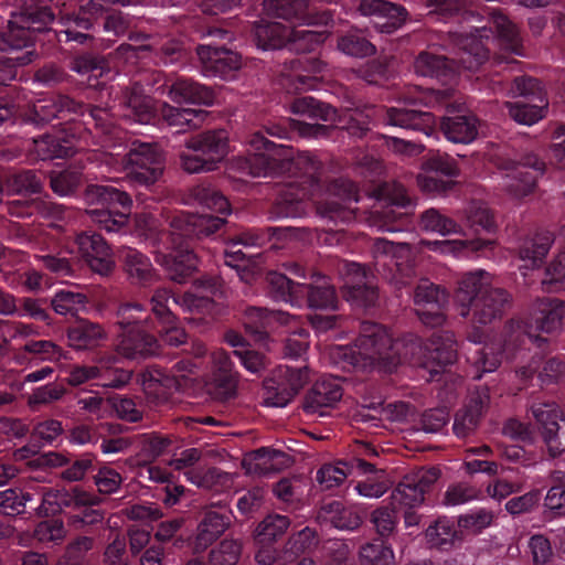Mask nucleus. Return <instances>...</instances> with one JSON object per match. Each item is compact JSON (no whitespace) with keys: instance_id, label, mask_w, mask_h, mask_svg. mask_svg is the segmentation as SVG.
<instances>
[{"instance_id":"nucleus-1","label":"nucleus","mask_w":565,"mask_h":565,"mask_svg":"<svg viewBox=\"0 0 565 565\" xmlns=\"http://www.w3.org/2000/svg\"><path fill=\"white\" fill-rule=\"evenodd\" d=\"M337 351L354 367L392 372L397 365L407 363L427 370L433 377L455 362L457 344L450 331L434 333L428 343L413 334L393 342L384 327L365 322L354 345L339 347Z\"/></svg>"},{"instance_id":"nucleus-2","label":"nucleus","mask_w":565,"mask_h":565,"mask_svg":"<svg viewBox=\"0 0 565 565\" xmlns=\"http://www.w3.org/2000/svg\"><path fill=\"white\" fill-rule=\"evenodd\" d=\"M248 156L233 161V168L250 177H268L289 172V180L279 190L274 217H301L307 213L305 200L312 194L320 169L319 161L308 152H296L288 146L267 140L255 132L248 140Z\"/></svg>"},{"instance_id":"nucleus-3","label":"nucleus","mask_w":565,"mask_h":565,"mask_svg":"<svg viewBox=\"0 0 565 565\" xmlns=\"http://www.w3.org/2000/svg\"><path fill=\"white\" fill-rule=\"evenodd\" d=\"M490 29L471 28L455 33V43L460 53L457 70L445 57L424 52L415 61V71L422 76L437 77L439 81H452L457 72H473L493 53L495 63L514 62L513 55L525 56L523 42L518 26L499 12L491 14Z\"/></svg>"},{"instance_id":"nucleus-4","label":"nucleus","mask_w":565,"mask_h":565,"mask_svg":"<svg viewBox=\"0 0 565 565\" xmlns=\"http://www.w3.org/2000/svg\"><path fill=\"white\" fill-rule=\"evenodd\" d=\"M223 224L222 216L192 215L182 212L173 217L172 232L167 234L159 230L157 218L141 213L135 217V233L157 246L153 249L156 262L166 269L173 281L182 284L198 265L195 255L183 237L210 235Z\"/></svg>"},{"instance_id":"nucleus-5","label":"nucleus","mask_w":565,"mask_h":565,"mask_svg":"<svg viewBox=\"0 0 565 565\" xmlns=\"http://www.w3.org/2000/svg\"><path fill=\"white\" fill-rule=\"evenodd\" d=\"M107 109L90 108L88 117L100 130L103 150L95 152L94 160L106 164L114 171L125 172L126 178L139 185L154 184L163 173L164 159L162 152L149 142H131L129 149L121 142L122 131L109 122Z\"/></svg>"},{"instance_id":"nucleus-6","label":"nucleus","mask_w":565,"mask_h":565,"mask_svg":"<svg viewBox=\"0 0 565 565\" xmlns=\"http://www.w3.org/2000/svg\"><path fill=\"white\" fill-rule=\"evenodd\" d=\"M43 0H14L19 13H11L8 30L0 33V85L15 77V67L26 65L34 58V52L26 50L34 41V34L43 31L54 19L46 7L39 6Z\"/></svg>"},{"instance_id":"nucleus-7","label":"nucleus","mask_w":565,"mask_h":565,"mask_svg":"<svg viewBox=\"0 0 565 565\" xmlns=\"http://www.w3.org/2000/svg\"><path fill=\"white\" fill-rule=\"evenodd\" d=\"M530 322L511 319L504 327V349L507 358L524 345L525 340L541 347L546 339L541 334H557L565 324V300L557 298H537L530 312Z\"/></svg>"},{"instance_id":"nucleus-8","label":"nucleus","mask_w":565,"mask_h":565,"mask_svg":"<svg viewBox=\"0 0 565 565\" xmlns=\"http://www.w3.org/2000/svg\"><path fill=\"white\" fill-rule=\"evenodd\" d=\"M124 117L138 124H156L162 120L177 132L200 127L204 115L192 108H179L167 103L156 104L149 96L142 95L135 88L128 98Z\"/></svg>"},{"instance_id":"nucleus-9","label":"nucleus","mask_w":565,"mask_h":565,"mask_svg":"<svg viewBox=\"0 0 565 565\" xmlns=\"http://www.w3.org/2000/svg\"><path fill=\"white\" fill-rule=\"evenodd\" d=\"M269 291L276 300L301 307L307 299L311 308L335 309L338 298L327 277H319L313 284L294 282L285 275L270 273L267 277Z\"/></svg>"},{"instance_id":"nucleus-10","label":"nucleus","mask_w":565,"mask_h":565,"mask_svg":"<svg viewBox=\"0 0 565 565\" xmlns=\"http://www.w3.org/2000/svg\"><path fill=\"white\" fill-rule=\"evenodd\" d=\"M85 200L89 207L87 214L100 228L109 233L120 232L127 224V212L115 210V205L129 211L132 201L130 196L110 185H89L85 193Z\"/></svg>"},{"instance_id":"nucleus-11","label":"nucleus","mask_w":565,"mask_h":565,"mask_svg":"<svg viewBox=\"0 0 565 565\" xmlns=\"http://www.w3.org/2000/svg\"><path fill=\"white\" fill-rule=\"evenodd\" d=\"M141 305L126 303L118 310V324L121 329L117 351L126 358H147L159 352L158 341L140 326L146 321Z\"/></svg>"},{"instance_id":"nucleus-12","label":"nucleus","mask_w":565,"mask_h":565,"mask_svg":"<svg viewBox=\"0 0 565 565\" xmlns=\"http://www.w3.org/2000/svg\"><path fill=\"white\" fill-rule=\"evenodd\" d=\"M181 152V167L189 173L215 170L228 154V137L223 130L206 131L191 137Z\"/></svg>"},{"instance_id":"nucleus-13","label":"nucleus","mask_w":565,"mask_h":565,"mask_svg":"<svg viewBox=\"0 0 565 565\" xmlns=\"http://www.w3.org/2000/svg\"><path fill=\"white\" fill-rule=\"evenodd\" d=\"M443 92L417 89L402 98V106L387 109L385 121L390 126L406 129L423 130L427 136L431 131L435 119L430 113L408 109V106L424 105L435 106L444 99Z\"/></svg>"},{"instance_id":"nucleus-14","label":"nucleus","mask_w":565,"mask_h":565,"mask_svg":"<svg viewBox=\"0 0 565 565\" xmlns=\"http://www.w3.org/2000/svg\"><path fill=\"white\" fill-rule=\"evenodd\" d=\"M290 110L296 115L330 121L339 128L347 129L353 136L360 137L370 128L369 115L364 116L359 111L339 115L330 105L310 96L296 98L290 105Z\"/></svg>"},{"instance_id":"nucleus-15","label":"nucleus","mask_w":565,"mask_h":565,"mask_svg":"<svg viewBox=\"0 0 565 565\" xmlns=\"http://www.w3.org/2000/svg\"><path fill=\"white\" fill-rule=\"evenodd\" d=\"M375 195L376 203L370 215L371 225L385 232L401 231L402 228L394 226L393 223L406 215L401 209L411 204L405 188L398 183H385L376 190Z\"/></svg>"},{"instance_id":"nucleus-16","label":"nucleus","mask_w":565,"mask_h":565,"mask_svg":"<svg viewBox=\"0 0 565 565\" xmlns=\"http://www.w3.org/2000/svg\"><path fill=\"white\" fill-rule=\"evenodd\" d=\"M195 364L190 360H182L173 366L169 374L157 367L147 370L141 374L140 383L146 395L161 401L166 399L171 391L185 388L195 374Z\"/></svg>"},{"instance_id":"nucleus-17","label":"nucleus","mask_w":565,"mask_h":565,"mask_svg":"<svg viewBox=\"0 0 565 565\" xmlns=\"http://www.w3.org/2000/svg\"><path fill=\"white\" fill-rule=\"evenodd\" d=\"M215 291L216 281L205 279L196 282L191 291L174 297L173 301L192 315L188 319L189 323L195 327H206L223 312V308L211 299Z\"/></svg>"},{"instance_id":"nucleus-18","label":"nucleus","mask_w":565,"mask_h":565,"mask_svg":"<svg viewBox=\"0 0 565 565\" xmlns=\"http://www.w3.org/2000/svg\"><path fill=\"white\" fill-rule=\"evenodd\" d=\"M511 303L512 295L503 288L493 287L481 295L470 311L473 328L467 337L468 341L480 344L484 337L479 327L500 320Z\"/></svg>"},{"instance_id":"nucleus-19","label":"nucleus","mask_w":565,"mask_h":565,"mask_svg":"<svg viewBox=\"0 0 565 565\" xmlns=\"http://www.w3.org/2000/svg\"><path fill=\"white\" fill-rule=\"evenodd\" d=\"M502 189L515 200L533 192L536 179L543 173L544 163L536 157H529L523 162L504 161L499 167Z\"/></svg>"},{"instance_id":"nucleus-20","label":"nucleus","mask_w":565,"mask_h":565,"mask_svg":"<svg viewBox=\"0 0 565 565\" xmlns=\"http://www.w3.org/2000/svg\"><path fill=\"white\" fill-rule=\"evenodd\" d=\"M530 412L550 455L555 457L565 451V419L559 406L555 402L537 401L531 405Z\"/></svg>"},{"instance_id":"nucleus-21","label":"nucleus","mask_w":565,"mask_h":565,"mask_svg":"<svg viewBox=\"0 0 565 565\" xmlns=\"http://www.w3.org/2000/svg\"><path fill=\"white\" fill-rule=\"evenodd\" d=\"M339 275L343 281V294L347 301L355 307H369L375 303L377 290L373 276L358 263L342 262Z\"/></svg>"},{"instance_id":"nucleus-22","label":"nucleus","mask_w":565,"mask_h":565,"mask_svg":"<svg viewBox=\"0 0 565 565\" xmlns=\"http://www.w3.org/2000/svg\"><path fill=\"white\" fill-rule=\"evenodd\" d=\"M130 3L131 0H90L81 7L78 13L61 14L60 23L65 26L61 33L65 35L66 42L85 43L89 36L86 33L76 31V29L89 30L93 26V21L108 12L110 6H128Z\"/></svg>"},{"instance_id":"nucleus-23","label":"nucleus","mask_w":565,"mask_h":565,"mask_svg":"<svg viewBox=\"0 0 565 565\" xmlns=\"http://www.w3.org/2000/svg\"><path fill=\"white\" fill-rule=\"evenodd\" d=\"M277 379L276 385L274 381L266 383L264 397L266 406L285 407L308 383L309 371L307 367L279 366Z\"/></svg>"},{"instance_id":"nucleus-24","label":"nucleus","mask_w":565,"mask_h":565,"mask_svg":"<svg viewBox=\"0 0 565 565\" xmlns=\"http://www.w3.org/2000/svg\"><path fill=\"white\" fill-rule=\"evenodd\" d=\"M448 302V295L435 284L422 279L414 292V303L419 320L427 327H440L446 317L443 312Z\"/></svg>"},{"instance_id":"nucleus-25","label":"nucleus","mask_w":565,"mask_h":565,"mask_svg":"<svg viewBox=\"0 0 565 565\" xmlns=\"http://www.w3.org/2000/svg\"><path fill=\"white\" fill-rule=\"evenodd\" d=\"M373 254L377 264L390 263L395 266L396 273L391 278L392 284L398 288L409 284L414 262L409 245H395L385 238H376L373 243Z\"/></svg>"},{"instance_id":"nucleus-26","label":"nucleus","mask_w":565,"mask_h":565,"mask_svg":"<svg viewBox=\"0 0 565 565\" xmlns=\"http://www.w3.org/2000/svg\"><path fill=\"white\" fill-rule=\"evenodd\" d=\"M358 202L356 189L350 181L334 183L330 194L317 207L321 218L338 223H349L354 218L353 203Z\"/></svg>"},{"instance_id":"nucleus-27","label":"nucleus","mask_w":565,"mask_h":565,"mask_svg":"<svg viewBox=\"0 0 565 565\" xmlns=\"http://www.w3.org/2000/svg\"><path fill=\"white\" fill-rule=\"evenodd\" d=\"M76 255L99 275H108L115 267L110 246L96 233L83 232L76 236Z\"/></svg>"},{"instance_id":"nucleus-28","label":"nucleus","mask_w":565,"mask_h":565,"mask_svg":"<svg viewBox=\"0 0 565 565\" xmlns=\"http://www.w3.org/2000/svg\"><path fill=\"white\" fill-rule=\"evenodd\" d=\"M492 275L483 269L465 273L455 291V303L461 317L470 316L472 305L478 298L493 288Z\"/></svg>"},{"instance_id":"nucleus-29","label":"nucleus","mask_w":565,"mask_h":565,"mask_svg":"<svg viewBox=\"0 0 565 565\" xmlns=\"http://www.w3.org/2000/svg\"><path fill=\"white\" fill-rule=\"evenodd\" d=\"M198 56L205 76H217L224 79L231 78L241 67V56L225 47L211 44L200 45Z\"/></svg>"},{"instance_id":"nucleus-30","label":"nucleus","mask_w":565,"mask_h":565,"mask_svg":"<svg viewBox=\"0 0 565 565\" xmlns=\"http://www.w3.org/2000/svg\"><path fill=\"white\" fill-rule=\"evenodd\" d=\"M359 11L362 15L370 17L374 28L382 33L396 31L407 15L403 7L384 0H362Z\"/></svg>"},{"instance_id":"nucleus-31","label":"nucleus","mask_w":565,"mask_h":565,"mask_svg":"<svg viewBox=\"0 0 565 565\" xmlns=\"http://www.w3.org/2000/svg\"><path fill=\"white\" fill-rule=\"evenodd\" d=\"M264 10L286 20L297 19L307 25L327 23L330 19L326 13L315 17L310 0H264Z\"/></svg>"},{"instance_id":"nucleus-32","label":"nucleus","mask_w":565,"mask_h":565,"mask_svg":"<svg viewBox=\"0 0 565 565\" xmlns=\"http://www.w3.org/2000/svg\"><path fill=\"white\" fill-rule=\"evenodd\" d=\"M42 502L38 508L39 515L55 514L63 507H86L94 505L98 499L95 495L74 490L68 492L64 489L42 488L40 491Z\"/></svg>"},{"instance_id":"nucleus-33","label":"nucleus","mask_w":565,"mask_h":565,"mask_svg":"<svg viewBox=\"0 0 565 565\" xmlns=\"http://www.w3.org/2000/svg\"><path fill=\"white\" fill-rule=\"evenodd\" d=\"M342 397V387L338 379L321 377L308 393L305 401V411L308 414L323 416L324 408L333 407Z\"/></svg>"},{"instance_id":"nucleus-34","label":"nucleus","mask_w":565,"mask_h":565,"mask_svg":"<svg viewBox=\"0 0 565 565\" xmlns=\"http://www.w3.org/2000/svg\"><path fill=\"white\" fill-rule=\"evenodd\" d=\"M266 242V235L258 231H248L231 241L224 252L225 265L236 269L242 280L248 281L246 255L241 247H259Z\"/></svg>"},{"instance_id":"nucleus-35","label":"nucleus","mask_w":565,"mask_h":565,"mask_svg":"<svg viewBox=\"0 0 565 565\" xmlns=\"http://www.w3.org/2000/svg\"><path fill=\"white\" fill-rule=\"evenodd\" d=\"M70 128H63L54 134H47L34 139L33 151L41 160L67 157L75 148L74 135L68 132Z\"/></svg>"},{"instance_id":"nucleus-36","label":"nucleus","mask_w":565,"mask_h":565,"mask_svg":"<svg viewBox=\"0 0 565 565\" xmlns=\"http://www.w3.org/2000/svg\"><path fill=\"white\" fill-rule=\"evenodd\" d=\"M489 403L488 390L482 388L470 396L468 405L460 411L454 423L456 436H468L478 425L479 418Z\"/></svg>"},{"instance_id":"nucleus-37","label":"nucleus","mask_w":565,"mask_h":565,"mask_svg":"<svg viewBox=\"0 0 565 565\" xmlns=\"http://www.w3.org/2000/svg\"><path fill=\"white\" fill-rule=\"evenodd\" d=\"M353 470L369 473L374 471V466L360 458H354L350 462L324 465L318 470L317 480L324 489H332L341 484Z\"/></svg>"},{"instance_id":"nucleus-38","label":"nucleus","mask_w":565,"mask_h":565,"mask_svg":"<svg viewBox=\"0 0 565 565\" xmlns=\"http://www.w3.org/2000/svg\"><path fill=\"white\" fill-rule=\"evenodd\" d=\"M168 96L175 103L212 105L214 95L210 88L191 79L178 78L168 90Z\"/></svg>"},{"instance_id":"nucleus-39","label":"nucleus","mask_w":565,"mask_h":565,"mask_svg":"<svg viewBox=\"0 0 565 565\" xmlns=\"http://www.w3.org/2000/svg\"><path fill=\"white\" fill-rule=\"evenodd\" d=\"M535 374L542 384L555 383L565 375V364L557 359H548L542 363L541 359L536 358L516 371V376L524 383L532 380Z\"/></svg>"},{"instance_id":"nucleus-40","label":"nucleus","mask_w":565,"mask_h":565,"mask_svg":"<svg viewBox=\"0 0 565 565\" xmlns=\"http://www.w3.org/2000/svg\"><path fill=\"white\" fill-rule=\"evenodd\" d=\"M324 65L315 58H303L292 62L291 73L287 81L294 90H309L318 86L317 75L323 71Z\"/></svg>"},{"instance_id":"nucleus-41","label":"nucleus","mask_w":565,"mask_h":565,"mask_svg":"<svg viewBox=\"0 0 565 565\" xmlns=\"http://www.w3.org/2000/svg\"><path fill=\"white\" fill-rule=\"evenodd\" d=\"M553 236L551 233H544L536 235L533 238L525 239L520 247V259L524 263L520 269L522 275L525 277L526 273L524 269L539 268L544 258L546 257L551 246L553 244Z\"/></svg>"},{"instance_id":"nucleus-42","label":"nucleus","mask_w":565,"mask_h":565,"mask_svg":"<svg viewBox=\"0 0 565 565\" xmlns=\"http://www.w3.org/2000/svg\"><path fill=\"white\" fill-rule=\"evenodd\" d=\"M445 137L454 143H470L478 136V120L471 115L445 118L441 124Z\"/></svg>"},{"instance_id":"nucleus-43","label":"nucleus","mask_w":565,"mask_h":565,"mask_svg":"<svg viewBox=\"0 0 565 565\" xmlns=\"http://www.w3.org/2000/svg\"><path fill=\"white\" fill-rule=\"evenodd\" d=\"M491 242L481 239H443V241H422L420 245L443 255H451L457 258L470 257L473 253L488 247Z\"/></svg>"},{"instance_id":"nucleus-44","label":"nucleus","mask_w":565,"mask_h":565,"mask_svg":"<svg viewBox=\"0 0 565 565\" xmlns=\"http://www.w3.org/2000/svg\"><path fill=\"white\" fill-rule=\"evenodd\" d=\"M119 257L124 263L125 270L130 278L139 284H148L154 278V269L150 259L131 247H122Z\"/></svg>"},{"instance_id":"nucleus-45","label":"nucleus","mask_w":565,"mask_h":565,"mask_svg":"<svg viewBox=\"0 0 565 565\" xmlns=\"http://www.w3.org/2000/svg\"><path fill=\"white\" fill-rule=\"evenodd\" d=\"M294 318L288 312L266 310L262 308H249L245 313V328L258 334L259 338L265 335V330L274 324H288Z\"/></svg>"},{"instance_id":"nucleus-46","label":"nucleus","mask_w":565,"mask_h":565,"mask_svg":"<svg viewBox=\"0 0 565 565\" xmlns=\"http://www.w3.org/2000/svg\"><path fill=\"white\" fill-rule=\"evenodd\" d=\"M83 106L65 96L45 97L34 104V114L39 121H50L62 117L64 113H81Z\"/></svg>"},{"instance_id":"nucleus-47","label":"nucleus","mask_w":565,"mask_h":565,"mask_svg":"<svg viewBox=\"0 0 565 565\" xmlns=\"http://www.w3.org/2000/svg\"><path fill=\"white\" fill-rule=\"evenodd\" d=\"M289 26L279 22L257 23L254 28L256 44L262 50H278L287 46Z\"/></svg>"},{"instance_id":"nucleus-48","label":"nucleus","mask_w":565,"mask_h":565,"mask_svg":"<svg viewBox=\"0 0 565 565\" xmlns=\"http://www.w3.org/2000/svg\"><path fill=\"white\" fill-rule=\"evenodd\" d=\"M228 525V518L216 511H209L198 527L195 550H205Z\"/></svg>"},{"instance_id":"nucleus-49","label":"nucleus","mask_w":565,"mask_h":565,"mask_svg":"<svg viewBox=\"0 0 565 565\" xmlns=\"http://www.w3.org/2000/svg\"><path fill=\"white\" fill-rule=\"evenodd\" d=\"M537 100L539 103L534 104L523 102L508 103L507 108L510 117L521 125L532 126L536 124L545 117L548 106L547 99L544 96L540 95Z\"/></svg>"},{"instance_id":"nucleus-50","label":"nucleus","mask_w":565,"mask_h":565,"mask_svg":"<svg viewBox=\"0 0 565 565\" xmlns=\"http://www.w3.org/2000/svg\"><path fill=\"white\" fill-rule=\"evenodd\" d=\"M105 337L103 329L93 322L82 321L67 332L68 344L75 350H87L99 344Z\"/></svg>"},{"instance_id":"nucleus-51","label":"nucleus","mask_w":565,"mask_h":565,"mask_svg":"<svg viewBox=\"0 0 565 565\" xmlns=\"http://www.w3.org/2000/svg\"><path fill=\"white\" fill-rule=\"evenodd\" d=\"M320 519L331 523L339 530H354L361 524L360 515L352 509L344 508L341 502L333 501L322 507Z\"/></svg>"},{"instance_id":"nucleus-52","label":"nucleus","mask_w":565,"mask_h":565,"mask_svg":"<svg viewBox=\"0 0 565 565\" xmlns=\"http://www.w3.org/2000/svg\"><path fill=\"white\" fill-rule=\"evenodd\" d=\"M427 542L435 547L447 550L461 541L454 521L439 519L426 530Z\"/></svg>"},{"instance_id":"nucleus-53","label":"nucleus","mask_w":565,"mask_h":565,"mask_svg":"<svg viewBox=\"0 0 565 565\" xmlns=\"http://www.w3.org/2000/svg\"><path fill=\"white\" fill-rule=\"evenodd\" d=\"M306 26H308L306 24ZM327 39V34L324 31H316L311 29L305 28V24L301 22V25L297 28L289 26V33L287 39V46L290 51L294 52H307L313 50L317 45L322 43Z\"/></svg>"},{"instance_id":"nucleus-54","label":"nucleus","mask_w":565,"mask_h":565,"mask_svg":"<svg viewBox=\"0 0 565 565\" xmlns=\"http://www.w3.org/2000/svg\"><path fill=\"white\" fill-rule=\"evenodd\" d=\"M359 559L362 565H395L394 551L383 540L363 544L359 551Z\"/></svg>"},{"instance_id":"nucleus-55","label":"nucleus","mask_w":565,"mask_h":565,"mask_svg":"<svg viewBox=\"0 0 565 565\" xmlns=\"http://www.w3.org/2000/svg\"><path fill=\"white\" fill-rule=\"evenodd\" d=\"M292 318L294 321L291 320L288 324H285L288 328L287 332L289 334L285 344V354L289 358L298 359L306 353L309 347V333L298 317L292 316Z\"/></svg>"},{"instance_id":"nucleus-56","label":"nucleus","mask_w":565,"mask_h":565,"mask_svg":"<svg viewBox=\"0 0 565 565\" xmlns=\"http://www.w3.org/2000/svg\"><path fill=\"white\" fill-rule=\"evenodd\" d=\"M114 359H100L96 363L98 373L96 374V385L102 387L120 388L126 385L131 373L113 366Z\"/></svg>"},{"instance_id":"nucleus-57","label":"nucleus","mask_w":565,"mask_h":565,"mask_svg":"<svg viewBox=\"0 0 565 565\" xmlns=\"http://www.w3.org/2000/svg\"><path fill=\"white\" fill-rule=\"evenodd\" d=\"M191 196L193 201L203 209H207L221 215H227L231 213L227 199L210 186H195L191 191Z\"/></svg>"},{"instance_id":"nucleus-58","label":"nucleus","mask_w":565,"mask_h":565,"mask_svg":"<svg viewBox=\"0 0 565 565\" xmlns=\"http://www.w3.org/2000/svg\"><path fill=\"white\" fill-rule=\"evenodd\" d=\"M565 284V249L557 253L545 269L542 288L546 292L559 291Z\"/></svg>"},{"instance_id":"nucleus-59","label":"nucleus","mask_w":565,"mask_h":565,"mask_svg":"<svg viewBox=\"0 0 565 565\" xmlns=\"http://www.w3.org/2000/svg\"><path fill=\"white\" fill-rule=\"evenodd\" d=\"M422 228L440 235L457 234L460 226L451 218L440 214L437 210L430 209L422 215Z\"/></svg>"},{"instance_id":"nucleus-60","label":"nucleus","mask_w":565,"mask_h":565,"mask_svg":"<svg viewBox=\"0 0 565 565\" xmlns=\"http://www.w3.org/2000/svg\"><path fill=\"white\" fill-rule=\"evenodd\" d=\"M394 509L415 508L424 502L423 490L412 484L408 479L398 484L391 495Z\"/></svg>"},{"instance_id":"nucleus-61","label":"nucleus","mask_w":565,"mask_h":565,"mask_svg":"<svg viewBox=\"0 0 565 565\" xmlns=\"http://www.w3.org/2000/svg\"><path fill=\"white\" fill-rule=\"evenodd\" d=\"M212 367L215 372V381L220 386L232 388L234 383L233 362L223 349L211 352Z\"/></svg>"},{"instance_id":"nucleus-62","label":"nucleus","mask_w":565,"mask_h":565,"mask_svg":"<svg viewBox=\"0 0 565 565\" xmlns=\"http://www.w3.org/2000/svg\"><path fill=\"white\" fill-rule=\"evenodd\" d=\"M289 524V520L285 515H268L256 529L257 539L260 543L274 541L286 532Z\"/></svg>"},{"instance_id":"nucleus-63","label":"nucleus","mask_w":565,"mask_h":565,"mask_svg":"<svg viewBox=\"0 0 565 565\" xmlns=\"http://www.w3.org/2000/svg\"><path fill=\"white\" fill-rule=\"evenodd\" d=\"M391 487L385 472L383 470L375 472L373 476L356 482L354 486L355 492L364 498L377 499L381 498Z\"/></svg>"},{"instance_id":"nucleus-64","label":"nucleus","mask_w":565,"mask_h":565,"mask_svg":"<svg viewBox=\"0 0 565 565\" xmlns=\"http://www.w3.org/2000/svg\"><path fill=\"white\" fill-rule=\"evenodd\" d=\"M242 544L236 540H224L210 554V565H236Z\"/></svg>"}]
</instances>
